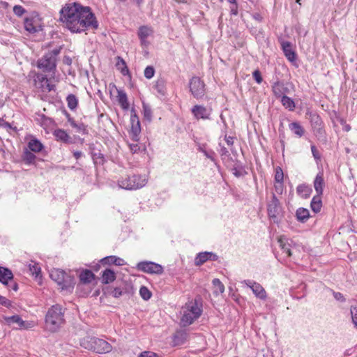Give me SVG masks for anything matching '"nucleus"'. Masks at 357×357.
Wrapping results in <instances>:
<instances>
[{
    "instance_id": "c756f323",
    "label": "nucleus",
    "mask_w": 357,
    "mask_h": 357,
    "mask_svg": "<svg viewBox=\"0 0 357 357\" xmlns=\"http://www.w3.org/2000/svg\"><path fill=\"white\" fill-rule=\"evenodd\" d=\"M6 322L10 325L12 324H17L20 328H25V322L22 319V318L17 315H13L10 317H6L4 318Z\"/></svg>"
},
{
    "instance_id": "a878e982",
    "label": "nucleus",
    "mask_w": 357,
    "mask_h": 357,
    "mask_svg": "<svg viewBox=\"0 0 357 357\" xmlns=\"http://www.w3.org/2000/svg\"><path fill=\"white\" fill-rule=\"evenodd\" d=\"M116 275L114 271L106 268L102 273V282L103 284H109L114 281Z\"/></svg>"
},
{
    "instance_id": "338daca9",
    "label": "nucleus",
    "mask_w": 357,
    "mask_h": 357,
    "mask_svg": "<svg viewBox=\"0 0 357 357\" xmlns=\"http://www.w3.org/2000/svg\"><path fill=\"white\" fill-rule=\"evenodd\" d=\"M63 113L67 118L68 121L70 123V126L75 125V121L73 119V118L71 117L70 114L66 109L63 110Z\"/></svg>"
},
{
    "instance_id": "72a5a7b5",
    "label": "nucleus",
    "mask_w": 357,
    "mask_h": 357,
    "mask_svg": "<svg viewBox=\"0 0 357 357\" xmlns=\"http://www.w3.org/2000/svg\"><path fill=\"white\" fill-rule=\"evenodd\" d=\"M153 33V29L148 25H143L139 28L138 36L139 38H148Z\"/></svg>"
},
{
    "instance_id": "4468645a",
    "label": "nucleus",
    "mask_w": 357,
    "mask_h": 357,
    "mask_svg": "<svg viewBox=\"0 0 357 357\" xmlns=\"http://www.w3.org/2000/svg\"><path fill=\"white\" fill-rule=\"evenodd\" d=\"M245 282L252 290L257 297L260 299L266 298V292L261 284L252 280H245Z\"/></svg>"
},
{
    "instance_id": "6e6d98bb",
    "label": "nucleus",
    "mask_w": 357,
    "mask_h": 357,
    "mask_svg": "<svg viewBox=\"0 0 357 357\" xmlns=\"http://www.w3.org/2000/svg\"><path fill=\"white\" fill-rule=\"evenodd\" d=\"M13 13L17 16L21 17L26 13V10L22 6L16 5L13 7Z\"/></svg>"
},
{
    "instance_id": "e433bc0d",
    "label": "nucleus",
    "mask_w": 357,
    "mask_h": 357,
    "mask_svg": "<svg viewBox=\"0 0 357 357\" xmlns=\"http://www.w3.org/2000/svg\"><path fill=\"white\" fill-rule=\"evenodd\" d=\"M25 30L31 34H35L39 31H43V28L40 24H22Z\"/></svg>"
},
{
    "instance_id": "20e7f679",
    "label": "nucleus",
    "mask_w": 357,
    "mask_h": 357,
    "mask_svg": "<svg viewBox=\"0 0 357 357\" xmlns=\"http://www.w3.org/2000/svg\"><path fill=\"white\" fill-rule=\"evenodd\" d=\"M62 47L55 48L46 53L42 58L38 60L37 66L43 72H53L56 68V56L60 54Z\"/></svg>"
},
{
    "instance_id": "79ce46f5",
    "label": "nucleus",
    "mask_w": 357,
    "mask_h": 357,
    "mask_svg": "<svg viewBox=\"0 0 357 357\" xmlns=\"http://www.w3.org/2000/svg\"><path fill=\"white\" fill-rule=\"evenodd\" d=\"M212 283H213L214 287L216 288V289L214 291L215 294H218V293L222 294L225 291V287L219 279H218V278L213 279L212 281Z\"/></svg>"
},
{
    "instance_id": "4d7b16f0",
    "label": "nucleus",
    "mask_w": 357,
    "mask_h": 357,
    "mask_svg": "<svg viewBox=\"0 0 357 357\" xmlns=\"http://www.w3.org/2000/svg\"><path fill=\"white\" fill-rule=\"evenodd\" d=\"M252 77L257 84H261L263 81L261 74L259 70H255L252 73Z\"/></svg>"
},
{
    "instance_id": "f03ea898",
    "label": "nucleus",
    "mask_w": 357,
    "mask_h": 357,
    "mask_svg": "<svg viewBox=\"0 0 357 357\" xmlns=\"http://www.w3.org/2000/svg\"><path fill=\"white\" fill-rule=\"evenodd\" d=\"M65 322L64 310L59 304L53 305L45 315V324L49 331H56Z\"/></svg>"
},
{
    "instance_id": "5701e85b",
    "label": "nucleus",
    "mask_w": 357,
    "mask_h": 357,
    "mask_svg": "<svg viewBox=\"0 0 357 357\" xmlns=\"http://www.w3.org/2000/svg\"><path fill=\"white\" fill-rule=\"evenodd\" d=\"M62 280L63 281L59 284L62 289L70 290L73 289L75 284V278L73 276L66 273Z\"/></svg>"
},
{
    "instance_id": "412c9836",
    "label": "nucleus",
    "mask_w": 357,
    "mask_h": 357,
    "mask_svg": "<svg viewBox=\"0 0 357 357\" xmlns=\"http://www.w3.org/2000/svg\"><path fill=\"white\" fill-rule=\"evenodd\" d=\"M13 279V274L9 268L0 267V282L8 286V281H12Z\"/></svg>"
},
{
    "instance_id": "b1692460",
    "label": "nucleus",
    "mask_w": 357,
    "mask_h": 357,
    "mask_svg": "<svg viewBox=\"0 0 357 357\" xmlns=\"http://www.w3.org/2000/svg\"><path fill=\"white\" fill-rule=\"evenodd\" d=\"M79 278L82 284H89L94 280L95 275L91 271L85 269L79 273Z\"/></svg>"
},
{
    "instance_id": "680f3d73",
    "label": "nucleus",
    "mask_w": 357,
    "mask_h": 357,
    "mask_svg": "<svg viewBox=\"0 0 357 357\" xmlns=\"http://www.w3.org/2000/svg\"><path fill=\"white\" fill-rule=\"evenodd\" d=\"M311 151L316 160H319L321 159V155L314 145L311 146Z\"/></svg>"
},
{
    "instance_id": "39448f33",
    "label": "nucleus",
    "mask_w": 357,
    "mask_h": 357,
    "mask_svg": "<svg viewBox=\"0 0 357 357\" xmlns=\"http://www.w3.org/2000/svg\"><path fill=\"white\" fill-rule=\"evenodd\" d=\"M147 182V179L139 174H133L121 177L118 180V185L121 188L128 190H135L144 187Z\"/></svg>"
},
{
    "instance_id": "393cba45",
    "label": "nucleus",
    "mask_w": 357,
    "mask_h": 357,
    "mask_svg": "<svg viewBox=\"0 0 357 357\" xmlns=\"http://www.w3.org/2000/svg\"><path fill=\"white\" fill-rule=\"evenodd\" d=\"M117 100L123 109L127 110L129 108V103L126 93L123 90H117Z\"/></svg>"
},
{
    "instance_id": "423d86ee",
    "label": "nucleus",
    "mask_w": 357,
    "mask_h": 357,
    "mask_svg": "<svg viewBox=\"0 0 357 357\" xmlns=\"http://www.w3.org/2000/svg\"><path fill=\"white\" fill-rule=\"evenodd\" d=\"M282 207L280 202L275 196V193H272L271 201L267 204L268 215L271 220L275 222H279V216L282 213Z\"/></svg>"
},
{
    "instance_id": "a211bd4d",
    "label": "nucleus",
    "mask_w": 357,
    "mask_h": 357,
    "mask_svg": "<svg viewBox=\"0 0 357 357\" xmlns=\"http://www.w3.org/2000/svg\"><path fill=\"white\" fill-rule=\"evenodd\" d=\"M272 91L276 98L285 96V93L289 92V89L284 86V83L279 79H277L273 83Z\"/></svg>"
},
{
    "instance_id": "4be33fe9",
    "label": "nucleus",
    "mask_w": 357,
    "mask_h": 357,
    "mask_svg": "<svg viewBox=\"0 0 357 357\" xmlns=\"http://www.w3.org/2000/svg\"><path fill=\"white\" fill-rule=\"evenodd\" d=\"M296 192L303 199H307L312 192V189L310 185L303 183L296 188Z\"/></svg>"
},
{
    "instance_id": "0e129e2a",
    "label": "nucleus",
    "mask_w": 357,
    "mask_h": 357,
    "mask_svg": "<svg viewBox=\"0 0 357 357\" xmlns=\"http://www.w3.org/2000/svg\"><path fill=\"white\" fill-rule=\"evenodd\" d=\"M82 27L85 28V31H88L90 29L96 30L98 28L99 24H81Z\"/></svg>"
},
{
    "instance_id": "cd10ccee",
    "label": "nucleus",
    "mask_w": 357,
    "mask_h": 357,
    "mask_svg": "<svg viewBox=\"0 0 357 357\" xmlns=\"http://www.w3.org/2000/svg\"><path fill=\"white\" fill-rule=\"evenodd\" d=\"M66 273L63 270L53 269L51 271L50 276L51 279L55 281L59 285L61 283V282L63 281L62 280L63 278H64Z\"/></svg>"
},
{
    "instance_id": "c85d7f7f",
    "label": "nucleus",
    "mask_w": 357,
    "mask_h": 357,
    "mask_svg": "<svg viewBox=\"0 0 357 357\" xmlns=\"http://www.w3.org/2000/svg\"><path fill=\"white\" fill-rule=\"evenodd\" d=\"M28 147L31 151L38 153L43 149L44 146L40 141L33 138L28 142Z\"/></svg>"
},
{
    "instance_id": "2eb2a0df",
    "label": "nucleus",
    "mask_w": 357,
    "mask_h": 357,
    "mask_svg": "<svg viewBox=\"0 0 357 357\" xmlns=\"http://www.w3.org/2000/svg\"><path fill=\"white\" fill-rule=\"evenodd\" d=\"M192 113L197 119H209L211 115V110L208 109L203 105H195L192 109Z\"/></svg>"
},
{
    "instance_id": "3c124183",
    "label": "nucleus",
    "mask_w": 357,
    "mask_h": 357,
    "mask_svg": "<svg viewBox=\"0 0 357 357\" xmlns=\"http://www.w3.org/2000/svg\"><path fill=\"white\" fill-rule=\"evenodd\" d=\"M92 158L95 163L99 162L103 164L104 162V155L100 151L93 153Z\"/></svg>"
},
{
    "instance_id": "49530a36",
    "label": "nucleus",
    "mask_w": 357,
    "mask_h": 357,
    "mask_svg": "<svg viewBox=\"0 0 357 357\" xmlns=\"http://www.w3.org/2000/svg\"><path fill=\"white\" fill-rule=\"evenodd\" d=\"M154 88L157 91L158 93L164 95L165 93V82L162 79H158L156 81Z\"/></svg>"
},
{
    "instance_id": "f704fd0d",
    "label": "nucleus",
    "mask_w": 357,
    "mask_h": 357,
    "mask_svg": "<svg viewBox=\"0 0 357 357\" xmlns=\"http://www.w3.org/2000/svg\"><path fill=\"white\" fill-rule=\"evenodd\" d=\"M117 61L116 63V66L119 70L123 75H126L129 74V69L126 65V61L121 56L116 57Z\"/></svg>"
},
{
    "instance_id": "1a4fd4ad",
    "label": "nucleus",
    "mask_w": 357,
    "mask_h": 357,
    "mask_svg": "<svg viewBox=\"0 0 357 357\" xmlns=\"http://www.w3.org/2000/svg\"><path fill=\"white\" fill-rule=\"evenodd\" d=\"M311 125L313 132L319 140L326 139L325 130L323 128V122L319 115H312L311 116Z\"/></svg>"
},
{
    "instance_id": "bb28decb",
    "label": "nucleus",
    "mask_w": 357,
    "mask_h": 357,
    "mask_svg": "<svg viewBox=\"0 0 357 357\" xmlns=\"http://www.w3.org/2000/svg\"><path fill=\"white\" fill-rule=\"evenodd\" d=\"M36 156L34 153L25 149L22 155V161L26 165H34Z\"/></svg>"
},
{
    "instance_id": "13d9d810",
    "label": "nucleus",
    "mask_w": 357,
    "mask_h": 357,
    "mask_svg": "<svg viewBox=\"0 0 357 357\" xmlns=\"http://www.w3.org/2000/svg\"><path fill=\"white\" fill-rule=\"evenodd\" d=\"M0 305L9 308L12 306V302L6 297L0 295Z\"/></svg>"
},
{
    "instance_id": "a18cd8bd",
    "label": "nucleus",
    "mask_w": 357,
    "mask_h": 357,
    "mask_svg": "<svg viewBox=\"0 0 357 357\" xmlns=\"http://www.w3.org/2000/svg\"><path fill=\"white\" fill-rule=\"evenodd\" d=\"M274 178H275V183L284 182V174H283V171L280 167H277L275 168V174Z\"/></svg>"
},
{
    "instance_id": "ddd939ff",
    "label": "nucleus",
    "mask_w": 357,
    "mask_h": 357,
    "mask_svg": "<svg viewBox=\"0 0 357 357\" xmlns=\"http://www.w3.org/2000/svg\"><path fill=\"white\" fill-rule=\"evenodd\" d=\"M218 256L212 252H202L197 255L195 259V264L196 266H201L207 261H217Z\"/></svg>"
},
{
    "instance_id": "dca6fc26",
    "label": "nucleus",
    "mask_w": 357,
    "mask_h": 357,
    "mask_svg": "<svg viewBox=\"0 0 357 357\" xmlns=\"http://www.w3.org/2000/svg\"><path fill=\"white\" fill-rule=\"evenodd\" d=\"M278 243L283 252L285 253L287 257H291V244L294 243L293 240L288 238L284 235H282L278 238Z\"/></svg>"
},
{
    "instance_id": "052dcab7",
    "label": "nucleus",
    "mask_w": 357,
    "mask_h": 357,
    "mask_svg": "<svg viewBox=\"0 0 357 357\" xmlns=\"http://www.w3.org/2000/svg\"><path fill=\"white\" fill-rule=\"evenodd\" d=\"M274 188L278 194L282 195L284 190V182L275 183L274 185Z\"/></svg>"
},
{
    "instance_id": "5fc2aeb1",
    "label": "nucleus",
    "mask_w": 357,
    "mask_h": 357,
    "mask_svg": "<svg viewBox=\"0 0 357 357\" xmlns=\"http://www.w3.org/2000/svg\"><path fill=\"white\" fill-rule=\"evenodd\" d=\"M143 112H144V118L149 121H151V116H152V111H151V108L148 105H146L144 104L143 105Z\"/></svg>"
},
{
    "instance_id": "864d4df0",
    "label": "nucleus",
    "mask_w": 357,
    "mask_h": 357,
    "mask_svg": "<svg viewBox=\"0 0 357 357\" xmlns=\"http://www.w3.org/2000/svg\"><path fill=\"white\" fill-rule=\"evenodd\" d=\"M115 256L111 255L102 258L100 262L103 265H111L114 264Z\"/></svg>"
},
{
    "instance_id": "de8ad7c7",
    "label": "nucleus",
    "mask_w": 357,
    "mask_h": 357,
    "mask_svg": "<svg viewBox=\"0 0 357 357\" xmlns=\"http://www.w3.org/2000/svg\"><path fill=\"white\" fill-rule=\"evenodd\" d=\"M107 293L111 294L114 298H119L121 296H122V294H123V291H122L121 289L119 287H116L114 289L108 288Z\"/></svg>"
},
{
    "instance_id": "9b49d317",
    "label": "nucleus",
    "mask_w": 357,
    "mask_h": 357,
    "mask_svg": "<svg viewBox=\"0 0 357 357\" xmlns=\"http://www.w3.org/2000/svg\"><path fill=\"white\" fill-rule=\"evenodd\" d=\"M187 311L195 317L199 318L202 313V299L197 296L194 300L186 303Z\"/></svg>"
},
{
    "instance_id": "603ef678",
    "label": "nucleus",
    "mask_w": 357,
    "mask_h": 357,
    "mask_svg": "<svg viewBox=\"0 0 357 357\" xmlns=\"http://www.w3.org/2000/svg\"><path fill=\"white\" fill-rule=\"evenodd\" d=\"M352 322L357 327V305L351 306L350 309Z\"/></svg>"
},
{
    "instance_id": "7ed1b4c3",
    "label": "nucleus",
    "mask_w": 357,
    "mask_h": 357,
    "mask_svg": "<svg viewBox=\"0 0 357 357\" xmlns=\"http://www.w3.org/2000/svg\"><path fill=\"white\" fill-rule=\"evenodd\" d=\"M82 347L97 354H107L112 351V345L103 339L96 337H85L80 340Z\"/></svg>"
},
{
    "instance_id": "6ab92c4d",
    "label": "nucleus",
    "mask_w": 357,
    "mask_h": 357,
    "mask_svg": "<svg viewBox=\"0 0 357 357\" xmlns=\"http://www.w3.org/2000/svg\"><path fill=\"white\" fill-rule=\"evenodd\" d=\"M53 135L57 141L65 144H71L72 139L70 135L63 129L58 128L53 132Z\"/></svg>"
},
{
    "instance_id": "473e14b6",
    "label": "nucleus",
    "mask_w": 357,
    "mask_h": 357,
    "mask_svg": "<svg viewBox=\"0 0 357 357\" xmlns=\"http://www.w3.org/2000/svg\"><path fill=\"white\" fill-rule=\"evenodd\" d=\"M289 130L299 137L304 135L305 130L298 122H293L289 125Z\"/></svg>"
},
{
    "instance_id": "0eeeda50",
    "label": "nucleus",
    "mask_w": 357,
    "mask_h": 357,
    "mask_svg": "<svg viewBox=\"0 0 357 357\" xmlns=\"http://www.w3.org/2000/svg\"><path fill=\"white\" fill-rule=\"evenodd\" d=\"M137 268L138 270L149 274L162 275L164 272V268L160 264L149 261L139 262Z\"/></svg>"
},
{
    "instance_id": "c03bdc74",
    "label": "nucleus",
    "mask_w": 357,
    "mask_h": 357,
    "mask_svg": "<svg viewBox=\"0 0 357 357\" xmlns=\"http://www.w3.org/2000/svg\"><path fill=\"white\" fill-rule=\"evenodd\" d=\"M29 268L31 275L35 276L36 278L40 276L41 269L38 264L36 263L34 264H29Z\"/></svg>"
},
{
    "instance_id": "c9c22d12",
    "label": "nucleus",
    "mask_w": 357,
    "mask_h": 357,
    "mask_svg": "<svg viewBox=\"0 0 357 357\" xmlns=\"http://www.w3.org/2000/svg\"><path fill=\"white\" fill-rule=\"evenodd\" d=\"M281 98V102L282 105L286 108L288 109L289 111H294L296 105L294 100L287 96H283Z\"/></svg>"
},
{
    "instance_id": "774afa93",
    "label": "nucleus",
    "mask_w": 357,
    "mask_h": 357,
    "mask_svg": "<svg viewBox=\"0 0 357 357\" xmlns=\"http://www.w3.org/2000/svg\"><path fill=\"white\" fill-rule=\"evenodd\" d=\"M129 147H130V151L132 153H137L139 151V149H140V147H139V144H137V143H135V144H129Z\"/></svg>"
},
{
    "instance_id": "a19ab883",
    "label": "nucleus",
    "mask_w": 357,
    "mask_h": 357,
    "mask_svg": "<svg viewBox=\"0 0 357 357\" xmlns=\"http://www.w3.org/2000/svg\"><path fill=\"white\" fill-rule=\"evenodd\" d=\"M39 13L36 11H33L30 13L29 16L24 18V22H37L41 21Z\"/></svg>"
},
{
    "instance_id": "e2e57ef3",
    "label": "nucleus",
    "mask_w": 357,
    "mask_h": 357,
    "mask_svg": "<svg viewBox=\"0 0 357 357\" xmlns=\"http://www.w3.org/2000/svg\"><path fill=\"white\" fill-rule=\"evenodd\" d=\"M199 150L204 153V154L206 155V157H207L208 158H209L212 161H215V158H214V155H215V152L213 151H206V150H204L203 149L200 148Z\"/></svg>"
},
{
    "instance_id": "37998d69",
    "label": "nucleus",
    "mask_w": 357,
    "mask_h": 357,
    "mask_svg": "<svg viewBox=\"0 0 357 357\" xmlns=\"http://www.w3.org/2000/svg\"><path fill=\"white\" fill-rule=\"evenodd\" d=\"M139 294L144 301L149 300L152 296L151 291L145 286L141 287L139 289Z\"/></svg>"
},
{
    "instance_id": "9d476101",
    "label": "nucleus",
    "mask_w": 357,
    "mask_h": 357,
    "mask_svg": "<svg viewBox=\"0 0 357 357\" xmlns=\"http://www.w3.org/2000/svg\"><path fill=\"white\" fill-rule=\"evenodd\" d=\"M131 129L130 131V135L132 140L134 142H138L139 139V135L141 132L140 122L138 116L137 115L135 109H131Z\"/></svg>"
},
{
    "instance_id": "2f4dec72",
    "label": "nucleus",
    "mask_w": 357,
    "mask_h": 357,
    "mask_svg": "<svg viewBox=\"0 0 357 357\" xmlns=\"http://www.w3.org/2000/svg\"><path fill=\"white\" fill-rule=\"evenodd\" d=\"M321 195H315L313 197L311 203L310 207L313 212L319 213L321 211L322 206V202L321 199Z\"/></svg>"
},
{
    "instance_id": "6e6552de",
    "label": "nucleus",
    "mask_w": 357,
    "mask_h": 357,
    "mask_svg": "<svg viewBox=\"0 0 357 357\" xmlns=\"http://www.w3.org/2000/svg\"><path fill=\"white\" fill-rule=\"evenodd\" d=\"M189 88L195 98H201L205 94V84L198 77H192L189 82Z\"/></svg>"
},
{
    "instance_id": "58836bf2",
    "label": "nucleus",
    "mask_w": 357,
    "mask_h": 357,
    "mask_svg": "<svg viewBox=\"0 0 357 357\" xmlns=\"http://www.w3.org/2000/svg\"><path fill=\"white\" fill-rule=\"evenodd\" d=\"M197 319L188 311H185L181 317V322L184 326H189Z\"/></svg>"
},
{
    "instance_id": "7c9ffc66",
    "label": "nucleus",
    "mask_w": 357,
    "mask_h": 357,
    "mask_svg": "<svg viewBox=\"0 0 357 357\" xmlns=\"http://www.w3.org/2000/svg\"><path fill=\"white\" fill-rule=\"evenodd\" d=\"M296 217L299 222H305L310 217V212L307 208H299L296 210Z\"/></svg>"
},
{
    "instance_id": "09e8293b",
    "label": "nucleus",
    "mask_w": 357,
    "mask_h": 357,
    "mask_svg": "<svg viewBox=\"0 0 357 357\" xmlns=\"http://www.w3.org/2000/svg\"><path fill=\"white\" fill-rule=\"evenodd\" d=\"M71 126L75 128L77 130V132H80L83 135L88 133L86 126L83 123H77L75 122V125Z\"/></svg>"
},
{
    "instance_id": "aec40b11",
    "label": "nucleus",
    "mask_w": 357,
    "mask_h": 357,
    "mask_svg": "<svg viewBox=\"0 0 357 357\" xmlns=\"http://www.w3.org/2000/svg\"><path fill=\"white\" fill-rule=\"evenodd\" d=\"M325 185L323 172H319L314 180V188L317 195H322Z\"/></svg>"
},
{
    "instance_id": "bf43d9fd",
    "label": "nucleus",
    "mask_w": 357,
    "mask_h": 357,
    "mask_svg": "<svg viewBox=\"0 0 357 357\" xmlns=\"http://www.w3.org/2000/svg\"><path fill=\"white\" fill-rule=\"evenodd\" d=\"M219 146L220 147L219 150V153L220 154L222 159L225 158L226 157L229 156V153L226 147L224 146H222L221 144H219Z\"/></svg>"
},
{
    "instance_id": "69168bd1",
    "label": "nucleus",
    "mask_w": 357,
    "mask_h": 357,
    "mask_svg": "<svg viewBox=\"0 0 357 357\" xmlns=\"http://www.w3.org/2000/svg\"><path fill=\"white\" fill-rule=\"evenodd\" d=\"M138 357H160L157 354L151 351L142 352Z\"/></svg>"
},
{
    "instance_id": "f257e3e1",
    "label": "nucleus",
    "mask_w": 357,
    "mask_h": 357,
    "mask_svg": "<svg viewBox=\"0 0 357 357\" xmlns=\"http://www.w3.org/2000/svg\"><path fill=\"white\" fill-rule=\"evenodd\" d=\"M61 22H97L95 15L89 6L74 2L66 4L60 10Z\"/></svg>"
},
{
    "instance_id": "ea45409f",
    "label": "nucleus",
    "mask_w": 357,
    "mask_h": 357,
    "mask_svg": "<svg viewBox=\"0 0 357 357\" xmlns=\"http://www.w3.org/2000/svg\"><path fill=\"white\" fill-rule=\"evenodd\" d=\"M66 27L72 33H82L84 32L85 28L82 27V24H66Z\"/></svg>"
},
{
    "instance_id": "f8f14e48",
    "label": "nucleus",
    "mask_w": 357,
    "mask_h": 357,
    "mask_svg": "<svg viewBox=\"0 0 357 357\" xmlns=\"http://www.w3.org/2000/svg\"><path fill=\"white\" fill-rule=\"evenodd\" d=\"M36 86L43 91L50 92L54 90V85L49 83V79L45 75L36 73L34 78Z\"/></svg>"
},
{
    "instance_id": "4c0bfd02",
    "label": "nucleus",
    "mask_w": 357,
    "mask_h": 357,
    "mask_svg": "<svg viewBox=\"0 0 357 357\" xmlns=\"http://www.w3.org/2000/svg\"><path fill=\"white\" fill-rule=\"evenodd\" d=\"M66 102L70 109L75 110L77 107L78 99L75 95L72 93L69 94L66 97Z\"/></svg>"
},
{
    "instance_id": "f3484780",
    "label": "nucleus",
    "mask_w": 357,
    "mask_h": 357,
    "mask_svg": "<svg viewBox=\"0 0 357 357\" xmlns=\"http://www.w3.org/2000/svg\"><path fill=\"white\" fill-rule=\"evenodd\" d=\"M279 41L281 45V48L287 59L291 62L294 61L296 60V55L295 52L292 50L291 43L289 41L282 40L280 38L279 39Z\"/></svg>"
},
{
    "instance_id": "8fccbe9b",
    "label": "nucleus",
    "mask_w": 357,
    "mask_h": 357,
    "mask_svg": "<svg viewBox=\"0 0 357 357\" xmlns=\"http://www.w3.org/2000/svg\"><path fill=\"white\" fill-rule=\"evenodd\" d=\"M154 74H155V69L151 66H147L145 68L144 72V77L149 79H151L154 76Z\"/></svg>"
}]
</instances>
